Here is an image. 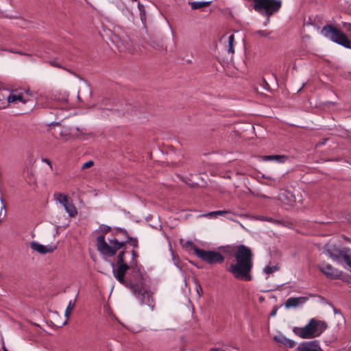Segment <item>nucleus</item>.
<instances>
[{"mask_svg":"<svg viewBox=\"0 0 351 351\" xmlns=\"http://www.w3.org/2000/svg\"><path fill=\"white\" fill-rule=\"evenodd\" d=\"M137 253L123 248L117 256V267L111 264L114 277L125 287L129 288L142 304L154 310L152 293L145 286V273L136 261Z\"/></svg>","mask_w":351,"mask_h":351,"instance_id":"obj_1","label":"nucleus"},{"mask_svg":"<svg viewBox=\"0 0 351 351\" xmlns=\"http://www.w3.org/2000/svg\"><path fill=\"white\" fill-rule=\"evenodd\" d=\"M128 241H131V245L134 247H138V240L136 238L130 237L125 229L114 228L112 237L108 239V242L104 239V235L97 237L96 239L97 250L102 256L111 257L119 250L123 248Z\"/></svg>","mask_w":351,"mask_h":351,"instance_id":"obj_2","label":"nucleus"},{"mask_svg":"<svg viewBox=\"0 0 351 351\" xmlns=\"http://www.w3.org/2000/svg\"><path fill=\"white\" fill-rule=\"evenodd\" d=\"M234 256L236 263L230 264V267L227 268V271L237 280H252L253 253L251 249L244 245H240L237 247Z\"/></svg>","mask_w":351,"mask_h":351,"instance_id":"obj_3","label":"nucleus"},{"mask_svg":"<svg viewBox=\"0 0 351 351\" xmlns=\"http://www.w3.org/2000/svg\"><path fill=\"white\" fill-rule=\"evenodd\" d=\"M326 328V322L312 318L305 326L294 328L293 332L302 339H312L319 337Z\"/></svg>","mask_w":351,"mask_h":351,"instance_id":"obj_4","label":"nucleus"},{"mask_svg":"<svg viewBox=\"0 0 351 351\" xmlns=\"http://www.w3.org/2000/svg\"><path fill=\"white\" fill-rule=\"evenodd\" d=\"M255 12L262 16L271 17L281 8L282 0H248Z\"/></svg>","mask_w":351,"mask_h":351,"instance_id":"obj_5","label":"nucleus"},{"mask_svg":"<svg viewBox=\"0 0 351 351\" xmlns=\"http://www.w3.org/2000/svg\"><path fill=\"white\" fill-rule=\"evenodd\" d=\"M321 32L325 37L330 39L333 42L346 48L351 49L350 40L339 29L332 25H326L322 27Z\"/></svg>","mask_w":351,"mask_h":351,"instance_id":"obj_6","label":"nucleus"},{"mask_svg":"<svg viewBox=\"0 0 351 351\" xmlns=\"http://www.w3.org/2000/svg\"><path fill=\"white\" fill-rule=\"evenodd\" d=\"M324 252L334 261L337 263L344 261L348 265L351 258V250L349 247L338 248L336 245L326 246Z\"/></svg>","mask_w":351,"mask_h":351,"instance_id":"obj_7","label":"nucleus"},{"mask_svg":"<svg viewBox=\"0 0 351 351\" xmlns=\"http://www.w3.org/2000/svg\"><path fill=\"white\" fill-rule=\"evenodd\" d=\"M194 252L196 256L209 264L221 263L224 261L223 256L219 252L204 250L195 247Z\"/></svg>","mask_w":351,"mask_h":351,"instance_id":"obj_8","label":"nucleus"},{"mask_svg":"<svg viewBox=\"0 0 351 351\" xmlns=\"http://www.w3.org/2000/svg\"><path fill=\"white\" fill-rule=\"evenodd\" d=\"M53 197L56 200L64 206L66 212L70 217H75L77 215V209L67 195L60 193H56Z\"/></svg>","mask_w":351,"mask_h":351,"instance_id":"obj_9","label":"nucleus"},{"mask_svg":"<svg viewBox=\"0 0 351 351\" xmlns=\"http://www.w3.org/2000/svg\"><path fill=\"white\" fill-rule=\"evenodd\" d=\"M23 105H25L23 114L32 111L36 105V93H31L29 89H25L23 93Z\"/></svg>","mask_w":351,"mask_h":351,"instance_id":"obj_10","label":"nucleus"},{"mask_svg":"<svg viewBox=\"0 0 351 351\" xmlns=\"http://www.w3.org/2000/svg\"><path fill=\"white\" fill-rule=\"evenodd\" d=\"M319 271L330 279H338L342 275V271L333 267L330 264L322 263L318 265Z\"/></svg>","mask_w":351,"mask_h":351,"instance_id":"obj_11","label":"nucleus"},{"mask_svg":"<svg viewBox=\"0 0 351 351\" xmlns=\"http://www.w3.org/2000/svg\"><path fill=\"white\" fill-rule=\"evenodd\" d=\"M68 103V99L66 97H55L53 99L48 101L46 104H43V105L47 108H61L64 109L66 108V105Z\"/></svg>","mask_w":351,"mask_h":351,"instance_id":"obj_12","label":"nucleus"},{"mask_svg":"<svg viewBox=\"0 0 351 351\" xmlns=\"http://www.w3.org/2000/svg\"><path fill=\"white\" fill-rule=\"evenodd\" d=\"M112 41L117 45V49L120 51H127L130 49V43L128 38L123 39L117 35H114Z\"/></svg>","mask_w":351,"mask_h":351,"instance_id":"obj_13","label":"nucleus"},{"mask_svg":"<svg viewBox=\"0 0 351 351\" xmlns=\"http://www.w3.org/2000/svg\"><path fill=\"white\" fill-rule=\"evenodd\" d=\"M31 247L39 252L40 254H45L47 253H51L53 252L56 247V246H53V245H43L42 244H40L37 242H35V241H33L32 243H31Z\"/></svg>","mask_w":351,"mask_h":351,"instance_id":"obj_14","label":"nucleus"},{"mask_svg":"<svg viewBox=\"0 0 351 351\" xmlns=\"http://www.w3.org/2000/svg\"><path fill=\"white\" fill-rule=\"evenodd\" d=\"M278 199L284 204L293 206L295 202V197L292 193L283 191L279 194Z\"/></svg>","mask_w":351,"mask_h":351,"instance_id":"obj_15","label":"nucleus"},{"mask_svg":"<svg viewBox=\"0 0 351 351\" xmlns=\"http://www.w3.org/2000/svg\"><path fill=\"white\" fill-rule=\"evenodd\" d=\"M308 300L307 297L289 298L285 302L286 308L297 307L300 304H304Z\"/></svg>","mask_w":351,"mask_h":351,"instance_id":"obj_16","label":"nucleus"},{"mask_svg":"<svg viewBox=\"0 0 351 351\" xmlns=\"http://www.w3.org/2000/svg\"><path fill=\"white\" fill-rule=\"evenodd\" d=\"M300 351H322L319 344L315 341L303 343L300 346Z\"/></svg>","mask_w":351,"mask_h":351,"instance_id":"obj_17","label":"nucleus"},{"mask_svg":"<svg viewBox=\"0 0 351 351\" xmlns=\"http://www.w3.org/2000/svg\"><path fill=\"white\" fill-rule=\"evenodd\" d=\"M261 158L263 161H275L278 163H283L288 159V157L285 155H269L263 156Z\"/></svg>","mask_w":351,"mask_h":351,"instance_id":"obj_18","label":"nucleus"},{"mask_svg":"<svg viewBox=\"0 0 351 351\" xmlns=\"http://www.w3.org/2000/svg\"><path fill=\"white\" fill-rule=\"evenodd\" d=\"M274 340L278 343H280L287 346L288 348H293L295 344V343L293 340L287 338L282 335L275 336Z\"/></svg>","mask_w":351,"mask_h":351,"instance_id":"obj_19","label":"nucleus"},{"mask_svg":"<svg viewBox=\"0 0 351 351\" xmlns=\"http://www.w3.org/2000/svg\"><path fill=\"white\" fill-rule=\"evenodd\" d=\"M8 102L15 103L17 101H22V93H17L16 90H11L9 95L6 97Z\"/></svg>","mask_w":351,"mask_h":351,"instance_id":"obj_20","label":"nucleus"},{"mask_svg":"<svg viewBox=\"0 0 351 351\" xmlns=\"http://www.w3.org/2000/svg\"><path fill=\"white\" fill-rule=\"evenodd\" d=\"M273 31L265 29V30H256L252 33V36L254 37H262L267 38L269 39H273L274 37L271 36Z\"/></svg>","mask_w":351,"mask_h":351,"instance_id":"obj_21","label":"nucleus"},{"mask_svg":"<svg viewBox=\"0 0 351 351\" xmlns=\"http://www.w3.org/2000/svg\"><path fill=\"white\" fill-rule=\"evenodd\" d=\"M210 3L211 1H192L189 3L193 10L201 9L210 5Z\"/></svg>","mask_w":351,"mask_h":351,"instance_id":"obj_22","label":"nucleus"},{"mask_svg":"<svg viewBox=\"0 0 351 351\" xmlns=\"http://www.w3.org/2000/svg\"><path fill=\"white\" fill-rule=\"evenodd\" d=\"M258 219L261 221H269L276 225H283V222L280 220L275 219L272 217H268L266 216L261 215L258 217Z\"/></svg>","mask_w":351,"mask_h":351,"instance_id":"obj_23","label":"nucleus"},{"mask_svg":"<svg viewBox=\"0 0 351 351\" xmlns=\"http://www.w3.org/2000/svg\"><path fill=\"white\" fill-rule=\"evenodd\" d=\"M75 301L72 302L71 300L69 302V304H68V306L65 310V312H64V316L67 319H69L72 310L75 308Z\"/></svg>","mask_w":351,"mask_h":351,"instance_id":"obj_24","label":"nucleus"},{"mask_svg":"<svg viewBox=\"0 0 351 351\" xmlns=\"http://www.w3.org/2000/svg\"><path fill=\"white\" fill-rule=\"evenodd\" d=\"M234 36L233 34H231L228 37V51L231 53H234Z\"/></svg>","mask_w":351,"mask_h":351,"instance_id":"obj_25","label":"nucleus"},{"mask_svg":"<svg viewBox=\"0 0 351 351\" xmlns=\"http://www.w3.org/2000/svg\"><path fill=\"white\" fill-rule=\"evenodd\" d=\"M138 8L140 12V17L142 21L145 19V11L143 4L138 2Z\"/></svg>","mask_w":351,"mask_h":351,"instance_id":"obj_26","label":"nucleus"},{"mask_svg":"<svg viewBox=\"0 0 351 351\" xmlns=\"http://www.w3.org/2000/svg\"><path fill=\"white\" fill-rule=\"evenodd\" d=\"M278 267L277 266H272V267H270V266H266L264 269H263V271L267 274H270L273 272H274L275 271L278 270Z\"/></svg>","mask_w":351,"mask_h":351,"instance_id":"obj_27","label":"nucleus"},{"mask_svg":"<svg viewBox=\"0 0 351 351\" xmlns=\"http://www.w3.org/2000/svg\"><path fill=\"white\" fill-rule=\"evenodd\" d=\"M99 230L101 232H103V234L104 237H105V234L111 231L112 228L110 226H106V225H101L99 226Z\"/></svg>","mask_w":351,"mask_h":351,"instance_id":"obj_28","label":"nucleus"},{"mask_svg":"<svg viewBox=\"0 0 351 351\" xmlns=\"http://www.w3.org/2000/svg\"><path fill=\"white\" fill-rule=\"evenodd\" d=\"M93 165H94V162H93V160H88V161H87V162H84V163L82 165V167H81V169H82V170H84V169H86L90 168V167H93Z\"/></svg>","mask_w":351,"mask_h":351,"instance_id":"obj_29","label":"nucleus"},{"mask_svg":"<svg viewBox=\"0 0 351 351\" xmlns=\"http://www.w3.org/2000/svg\"><path fill=\"white\" fill-rule=\"evenodd\" d=\"M195 290L197 291L198 298H200L202 296V294L203 293V289L201 287V285L199 283L195 284Z\"/></svg>","mask_w":351,"mask_h":351,"instance_id":"obj_30","label":"nucleus"},{"mask_svg":"<svg viewBox=\"0 0 351 351\" xmlns=\"http://www.w3.org/2000/svg\"><path fill=\"white\" fill-rule=\"evenodd\" d=\"M210 351H239V350L237 349H233L232 348H227L223 350L221 349V348H211Z\"/></svg>","mask_w":351,"mask_h":351,"instance_id":"obj_31","label":"nucleus"},{"mask_svg":"<svg viewBox=\"0 0 351 351\" xmlns=\"http://www.w3.org/2000/svg\"><path fill=\"white\" fill-rule=\"evenodd\" d=\"M27 176L30 177L29 182L34 184L36 182V180H35V179H34V178L33 176L32 171H27Z\"/></svg>","mask_w":351,"mask_h":351,"instance_id":"obj_32","label":"nucleus"},{"mask_svg":"<svg viewBox=\"0 0 351 351\" xmlns=\"http://www.w3.org/2000/svg\"><path fill=\"white\" fill-rule=\"evenodd\" d=\"M232 213V212L229 210H216V214H217V216L219 215H224L225 214Z\"/></svg>","mask_w":351,"mask_h":351,"instance_id":"obj_33","label":"nucleus"},{"mask_svg":"<svg viewBox=\"0 0 351 351\" xmlns=\"http://www.w3.org/2000/svg\"><path fill=\"white\" fill-rule=\"evenodd\" d=\"M42 162L47 164L49 166L50 169H52L53 166H52V164H51V162L50 161V160L45 158L42 159Z\"/></svg>","mask_w":351,"mask_h":351,"instance_id":"obj_34","label":"nucleus"},{"mask_svg":"<svg viewBox=\"0 0 351 351\" xmlns=\"http://www.w3.org/2000/svg\"><path fill=\"white\" fill-rule=\"evenodd\" d=\"M204 216L209 217H217V214H216V211L210 212L208 214H206Z\"/></svg>","mask_w":351,"mask_h":351,"instance_id":"obj_35","label":"nucleus"},{"mask_svg":"<svg viewBox=\"0 0 351 351\" xmlns=\"http://www.w3.org/2000/svg\"><path fill=\"white\" fill-rule=\"evenodd\" d=\"M184 182H185L188 185H189L191 187H192V188L195 187V186H196V185H197V184H196V183H195V182H191V181H189V182H188V181H186V180H184Z\"/></svg>","mask_w":351,"mask_h":351,"instance_id":"obj_36","label":"nucleus"},{"mask_svg":"<svg viewBox=\"0 0 351 351\" xmlns=\"http://www.w3.org/2000/svg\"><path fill=\"white\" fill-rule=\"evenodd\" d=\"M263 178H267V179H268L270 181V183H269L270 185L274 184L276 182V181L275 179L267 178V177H265L264 176H263Z\"/></svg>","mask_w":351,"mask_h":351,"instance_id":"obj_37","label":"nucleus"},{"mask_svg":"<svg viewBox=\"0 0 351 351\" xmlns=\"http://www.w3.org/2000/svg\"><path fill=\"white\" fill-rule=\"evenodd\" d=\"M50 64L53 66H56V67H58V68H60V65L58 64V63L56 62V61L53 60V61H51L50 62Z\"/></svg>","mask_w":351,"mask_h":351,"instance_id":"obj_38","label":"nucleus"},{"mask_svg":"<svg viewBox=\"0 0 351 351\" xmlns=\"http://www.w3.org/2000/svg\"><path fill=\"white\" fill-rule=\"evenodd\" d=\"M258 197H261V198H269V197H267V195H264V194H258L257 195Z\"/></svg>","mask_w":351,"mask_h":351,"instance_id":"obj_39","label":"nucleus"},{"mask_svg":"<svg viewBox=\"0 0 351 351\" xmlns=\"http://www.w3.org/2000/svg\"><path fill=\"white\" fill-rule=\"evenodd\" d=\"M116 237L118 239V241H119V239H122V237L125 239V236L123 234H119Z\"/></svg>","mask_w":351,"mask_h":351,"instance_id":"obj_40","label":"nucleus"},{"mask_svg":"<svg viewBox=\"0 0 351 351\" xmlns=\"http://www.w3.org/2000/svg\"><path fill=\"white\" fill-rule=\"evenodd\" d=\"M269 18L270 17H267V20L263 23L264 26H266L267 23L269 22Z\"/></svg>","mask_w":351,"mask_h":351,"instance_id":"obj_41","label":"nucleus"},{"mask_svg":"<svg viewBox=\"0 0 351 351\" xmlns=\"http://www.w3.org/2000/svg\"><path fill=\"white\" fill-rule=\"evenodd\" d=\"M2 348L3 351H8V350L4 346H2Z\"/></svg>","mask_w":351,"mask_h":351,"instance_id":"obj_42","label":"nucleus"},{"mask_svg":"<svg viewBox=\"0 0 351 351\" xmlns=\"http://www.w3.org/2000/svg\"><path fill=\"white\" fill-rule=\"evenodd\" d=\"M77 131L80 132L82 134V132L77 128H76Z\"/></svg>","mask_w":351,"mask_h":351,"instance_id":"obj_43","label":"nucleus"},{"mask_svg":"<svg viewBox=\"0 0 351 351\" xmlns=\"http://www.w3.org/2000/svg\"><path fill=\"white\" fill-rule=\"evenodd\" d=\"M275 314H276V311H274L271 313V315H275Z\"/></svg>","mask_w":351,"mask_h":351,"instance_id":"obj_44","label":"nucleus"}]
</instances>
